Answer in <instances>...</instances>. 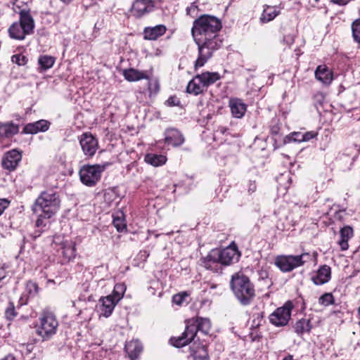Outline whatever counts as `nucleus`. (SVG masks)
<instances>
[{"mask_svg":"<svg viewBox=\"0 0 360 360\" xmlns=\"http://www.w3.org/2000/svg\"><path fill=\"white\" fill-rule=\"evenodd\" d=\"M201 265L205 269L218 272L221 270V260L219 255V249H212L206 257L200 259Z\"/></svg>","mask_w":360,"mask_h":360,"instance_id":"nucleus-13","label":"nucleus"},{"mask_svg":"<svg viewBox=\"0 0 360 360\" xmlns=\"http://www.w3.org/2000/svg\"><path fill=\"white\" fill-rule=\"evenodd\" d=\"M186 297H187V294L186 292L176 294L173 296L172 301L176 304L181 305L185 300Z\"/></svg>","mask_w":360,"mask_h":360,"instance_id":"nucleus-44","label":"nucleus"},{"mask_svg":"<svg viewBox=\"0 0 360 360\" xmlns=\"http://www.w3.org/2000/svg\"><path fill=\"white\" fill-rule=\"evenodd\" d=\"M198 75L202 79V84H204L205 89L220 79V75L218 72H205Z\"/></svg>","mask_w":360,"mask_h":360,"instance_id":"nucleus-33","label":"nucleus"},{"mask_svg":"<svg viewBox=\"0 0 360 360\" xmlns=\"http://www.w3.org/2000/svg\"><path fill=\"white\" fill-rule=\"evenodd\" d=\"M282 360H297V359H295L292 355L288 354L285 356H284Z\"/></svg>","mask_w":360,"mask_h":360,"instance_id":"nucleus-55","label":"nucleus"},{"mask_svg":"<svg viewBox=\"0 0 360 360\" xmlns=\"http://www.w3.org/2000/svg\"><path fill=\"white\" fill-rule=\"evenodd\" d=\"M319 0H315L316 2H318Z\"/></svg>","mask_w":360,"mask_h":360,"instance_id":"nucleus-60","label":"nucleus"},{"mask_svg":"<svg viewBox=\"0 0 360 360\" xmlns=\"http://www.w3.org/2000/svg\"><path fill=\"white\" fill-rule=\"evenodd\" d=\"M62 1H63L64 3H69L70 1H72V0H61Z\"/></svg>","mask_w":360,"mask_h":360,"instance_id":"nucleus-57","label":"nucleus"},{"mask_svg":"<svg viewBox=\"0 0 360 360\" xmlns=\"http://www.w3.org/2000/svg\"><path fill=\"white\" fill-rule=\"evenodd\" d=\"M219 255L221 265L228 266L238 261L240 253L237 246L232 244L223 250L219 249Z\"/></svg>","mask_w":360,"mask_h":360,"instance_id":"nucleus-12","label":"nucleus"},{"mask_svg":"<svg viewBox=\"0 0 360 360\" xmlns=\"http://www.w3.org/2000/svg\"><path fill=\"white\" fill-rule=\"evenodd\" d=\"M123 76L129 82L139 81L142 79H148V76L143 72L134 68L123 70Z\"/></svg>","mask_w":360,"mask_h":360,"instance_id":"nucleus-29","label":"nucleus"},{"mask_svg":"<svg viewBox=\"0 0 360 360\" xmlns=\"http://www.w3.org/2000/svg\"><path fill=\"white\" fill-rule=\"evenodd\" d=\"M108 165V163H105L82 166L79 172L81 182L89 187L94 186L100 181L102 172Z\"/></svg>","mask_w":360,"mask_h":360,"instance_id":"nucleus-8","label":"nucleus"},{"mask_svg":"<svg viewBox=\"0 0 360 360\" xmlns=\"http://www.w3.org/2000/svg\"><path fill=\"white\" fill-rule=\"evenodd\" d=\"M10 201L6 198L0 199V216L4 213V210L9 206Z\"/></svg>","mask_w":360,"mask_h":360,"instance_id":"nucleus-48","label":"nucleus"},{"mask_svg":"<svg viewBox=\"0 0 360 360\" xmlns=\"http://www.w3.org/2000/svg\"><path fill=\"white\" fill-rule=\"evenodd\" d=\"M6 276V271L5 269L0 268V281H2Z\"/></svg>","mask_w":360,"mask_h":360,"instance_id":"nucleus-53","label":"nucleus"},{"mask_svg":"<svg viewBox=\"0 0 360 360\" xmlns=\"http://www.w3.org/2000/svg\"><path fill=\"white\" fill-rule=\"evenodd\" d=\"M124 349L131 360H134L142 352L143 347L138 340H133L127 342Z\"/></svg>","mask_w":360,"mask_h":360,"instance_id":"nucleus-26","label":"nucleus"},{"mask_svg":"<svg viewBox=\"0 0 360 360\" xmlns=\"http://www.w3.org/2000/svg\"><path fill=\"white\" fill-rule=\"evenodd\" d=\"M20 126L13 121L0 122V139H9L19 132Z\"/></svg>","mask_w":360,"mask_h":360,"instance_id":"nucleus-20","label":"nucleus"},{"mask_svg":"<svg viewBox=\"0 0 360 360\" xmlns=\"http://www.w3.org/2000/svg\"><path fill=\"white\" fill-rule=\"evenodd\" d=\"M38 214V218L36 221V226L38 228L45 227L46 223L44 222V219L46 217H43V213L39 212Z\"/></svg>","mask_w":360,"mask_h":360,"instance_id":"nucleus-47","label":"nucleus"},{"mask_svg":"<svg viewBox=\"0 0 360 360\" xmlns=\"http://www.w3.org/2000/svg\"><path fill=\"white\" fill-rule=\"evenodd\" d=\"M166 31L167 28L163 25L145 27L143 32V39L146 40H156L164 35Z\"/></svg>","mask_w":360,"mask_h":360,"instance_id":"nucleus-22","label":"nucleus"},{"mask_svg":"<svg viewBox=\"0 0 360 360\" xmlns=\"http://www.w3.org/2000/svg\"><path fill=\"white\" fill-rule=\"evenodd\" d=\"M311 260V255L308 252H303L299 255H278L276 257L274 264L282 272L286 273L303 266Z\"/></svg>","mask_w":360,"mask_h":360,"instance_id":"nucleus-7","label":"nucleus"},{"mask_svg":"<svg viewBox=\"0 0 360 360\" xmlns=\"http://www.w3.org/2000/svg\"><path fill=\"white\" fill-rule=\"evenodd\" d=\"M195 42L198 49V57L194 65L195 69L197 70L202 67L212 57L213 53L222 46L223 39L220 35L217 34L206 37L200 42Z\"/></svg>","mask_w":360,"mask_h":360,"instance_id":"nucleus-5","label":"nucleus"},{"mask_svg":"<svg viewBox=\"0 0 360 360\" xmlns=\"http://www.w3.org/2000/svg\"><path fill=\"white\" fill-rule=\"evenodd\" d=\"M22 159V153L17 149L7 152L2 159V166L4 169L13 171L16 169Z\"/></svg>","mask_w":360,"mask_h":360,"instance_id":"nucleus-14","label":"nucleus"},{"mask_svg":"<svg viewBox=\"0 0 360 360\" xmlns=\"http://www.w3.org/2000/svg\"><path fill=\"white\" fill-rule=\"evenodd\" d=\"M231 288L236 297L243 305H248L255 296V288L249 278L242 272L232 275Z\"/></svg>","mask_w":360,"mask_h":360,"instance_id":"nucleus-3","label":"nucleus"},{"mask_svg":"<svg viewBox=\"0 0 360 360\" xmlns=\"http://www.w3.org/2000/svg\"><path fill=\"white\" fill-rule=\"evenodd\" d=\"M231 115L233 117L240 119L247 110V105L243 101L238 98H231L229 101Z\"/></svg>","mask_w":360,"mask_h":360,"instance_id":"nucleus-18","label":"nucleus"},{"mask_svg":"<svg viewBox=\"0 0 360 360\" xmlns=\"http://www.w3.org/2000/svg\"><path fill=\"white\" fill-rule=\"evenodd\" d=\"M1 360H18L13 355L8 354Z\"/></svg>","mask_w":360,"mask_h":360,"instance_id":"nucleus-54","label":"nucleus"},{"mask_svg":"<svg viewBox=\"0 0 360 360\" xmlns=\"http://www.w3.org/2000/svg\"><path fill=\"white\" fill-rule=\"evenodd\" d=\"M117 302H118L115 301V300L113 298V296L110 295L101 297L99 300L98 306L101 314L106 318L110 316Z\"/></svg>","mask_w":360,"mask_h":360,"instance_id":"nucleus-16","label":"nucleus"},{"mask_svg":"<svg viewBox=\"0 0 360 360\" xmlns=\"http://www.w3.org/2000/svg\"><path fill=\"white\" fill-rule=\"evenodd\" d=\"M193 344L190 346V356L193 360H209V354L207 347L205 345L193 340Z\"/></svg>","mask_w":360,"mask_h":360,"instance_id":"nucleus-17","label":"nucleus"},{"mask_svg":"<svg viewBox=\"0 0 360 360\" xmlns=\"http://www.w3.org/2000/svg\"><path fill=\"white\" fill-rule=\"evenodd\" d=\"M331 1L340 6H345L347 4L350 0H331Z\"/></svg>","mask_w":360,"mask_h":360,"instance_id":"nucleus-52","label":"nucleus"},{"mask_svg":"<svg viewBox=\"0 0 360 360\" xmlns=\"http://www.w3.org/2000/svg\"><path fill=\"white\" fill-rule=\"evenodd\" d=\"M50 122L46 120H40L34 122L27 124L22 133L27 134H35L39 132L46 131L50 127Z\"/></svg>","mask_w":360,"mask_h":360,"instance_id":"nucleus-15","label":"nucleus"},{"mask_svg":"<svg viewBox=\"0 0 360 360\" xmlns=\"http://www.w3.org/2000/svg\"><path fill=\"white\" fill-rule=\"evenodd\" d=\"M38 63L41 70H46L53 67L55 58L47 55L41 56L38 59Z\"/></svg>","mask_w":360,"mask_h":360,"instance_id":"nucleus-35","label":"nucleus"},{"mask_svg":"<svg viewBox=\"0 0 360 360\" xmlns=\"http://www.w3.org/2000/svg\"><path fill=\"white\" fill-rule=\"evenodd\" d=\"M257 189L255 181H250L248 185V191L249 193H254Z\"/></svg>","mask_w":360,"mask_h":360,"instance_id":"nucleus-50","label":"nucleus"},{"mask_svg":"<svg viewBox=\"0 0 360 360\" xmlns=\"http://www.w3.org/2000/svg\"><path fill=\"white\" fill-rule=\"evenodd\" d=\"M205 90H206V89L198 75L193 78L186 86V92L195 96L202 94Z\"/></svg>","mask_w":360,"mask_h":360,"instance_id":"nucleus-25","label":"nucleus"},{"mask_svg":"<svg viewBox=\"0 0 360 360\" xmlns=\"http://www.w3.org/2000/svg\"><path fill=\"white\" fill-rule=\"evenodd\" d=\"M294 37L292 34L285 35L283 39V41L288 46H291L294 43Z\"/></svg>","mask_w":360,"mask_h":360,"instance_id":"nucleus-49","label":"nucleus"},{"mask_svg":"<svg viewBox=\"0 0 360 360\" xmlns=\"http://www.w3.org/2000/svg\"><path fill=\"white\" fill-rule=\"evenodd\" d=\"M145 161L153 166L158 167L166 162L167 158L162 155L148 154L145 157Z\"/></svg>","mask_w":360,"mask_h":360,"instance_id":"nucleus-34","label":"nucleus"},{"mask_svg":"<svg viewBox=\"0 0 360 360\" xmlns=\"http://www.w3.org/2000/svg\"><path fill=\"white\" fill-rule=\"evenodd\" d=\"M331 269L328 265L321 266L317 271L316 275L312 277L315 285H323L330 279Z\"/></svg>","mask_w":360,"mask_h":360,"instance_id":"nucleus-24","label":"nucleus"},{"mask_svg":"<svg viewBox=\"0 0 360 360\" xmlns=\"http://www.w3.org/2000/svg\"><path fill=\"white\" fill-rule=\"evenodd\" d=\"M148 90L150 92V94H157L160 90V84L158 80H150L148 82Z\"/></svg>","mask_w":360,"mask_h":360,"instance_id":"nucleus-43","label":"nucleus"},{"mask_svg":"<svg viewBox=\"0 0 360 360\" xmlns=\"http://www.w3.org/2000/svg\"><path fill=\"white\" fill-rule=\"evenodd\" d=\"M280 11L275 6H264L263 12L260 17V21L262 23H266L273 20Z\"/></svg>","mask_w":360,"mask_h":360,"instance_id":"nucleus-28","label":"nucleus"},{"mask_svg":"<svg viewBox=\"0 0 360 360\" xmlns=\"http://www.w3.org/2000/svg\"><path fill=\"white\" fill-rule=\"evenodd\" d=\"M312 326L309 319H302L297 321L295 326V332L297 335H302L305 333H309L311 330Z\"/></svg>","mask_w":360,"mask_h":360,"instance_id":"nucleus-30","label":"nucleus"},{"mask_svg":"<svg viewBox=\"0 0 360 360\" xmlns=\"http://www.w3.org/2000/svg\"><path fill=\"white\" fill-rule=\"evenodd\" d=\"M153 4L150 0H136L132 6V11L136 17H141L153 9Z\"/></svg>","mask_w":360,"mask_h":360,"instance_id":"nucleus-21","label":"nucleus"},{"mask_svg":"<svg viewBox=\"0 0 360 360\" xmlns=\"http://www.w3.org/2000/svg\"><path fill=\"white\" fill-rule=\"evenodd\" d=\"M26 290L31 295H35L38 292V285L35 282L29 281L26 284Z\"/></svg>","mask_w":360,"mask_h":360,"instance_id":"nucleus-42","label":"nucleus"},{"mask_svg":"<svg viewBox=\"0 0 360 360\" xmlns=\"http://www.w3.org/2000/svg\"><path fill=\"white\" fill-rule=\"evenodd\" d=\"M112 224L117 231L122 232L127 229V224L123 212L120 210L112 214Z\"/></svg>","mask_w":360,"mask_h":360,"instance_id":"nucleus-31","label":"nucleus"},{"mask_svg":"<svg viewBox=\"0 0 360 360\" xmlns=\"http://www.w3.org/2000/svg\"><path fill=\"white\" fill-rule=\"evenodd\" d=\"M63 255L68 261L76 256L75 244L72 241H65L62 244Z\"/></svg>","mask_w":360,"mask_h":360,"instance_id":"nucleus-32","label":"nucleus"},{"mask_svg":"<svg viewBox=\"0 0 360 360\" xmlns=\"http://www.w3.org/2000/svg\"><path fill=\"white\" fill-rule=\"evenodd\" d=\"M315 77L325 85H329L333 79V72L326 65H319L315 71Z\"/></svg>","mask_w":360,"mask_h":360,"instance_id":"nucleus-23","label":"nucleus"},{"mask_svg":"<svg viewBox=\"0 0 360 360\" xmlns=\"http://www.w3.org/2000/svg\"><path fill=\"white\" fill-rule=\"evenodd\" d=\"M58 326V322L54 314L51 311H44L39 319L37 333L44 340H49L56 334Z\"/></svg>","mask_w":360,"mask_h":360,"instance_id":"nucleus-9","label":"nucleus"},{"mask_svg":"<svg viewBox=\"0 0 360 360\" xmlns=\"http://www.w3.org/2000/svg\"><path fill=\"white\" fill-rule=\"evenodd\" d=\"M340 214H341V211L337 212L335 213L336 217L340 218Z\"/></svg>","mask_w":360,"mask_h":360,"instance_id":"nucleus-56","label":"nucleus"},{"mask_svg":"<svg viewBox=\"0 0 360 360\" xmlns=\"http://www.w3.org/2000/svg\"><path fill=\"white\" fill-rule=\"evenodd\" d=\"M79 141L84 155L92 158L98 148V139L92 134L86 132L79 137Z\"/></svg>","mask_w":360,"mask_h":360,"instance_id":"nucleus-11","label":"nucleus"},{"mask_svg":"<svg viewBox=\"0 0 360 360\" xmlns=\"http://www.w3.org/2000/svg\"><path fill=\"white\" fill-rule=\"evenodd\" d=\"M294 308L292 301H287L283 306L277 308L270 316V322L276 326H286L291 317V312Z\"/></svg>","mask_w":360,"mask_h":360,"instance_id":"nucleus-10","label":"nucleus"},{"mask_svg":"<svg viewBox=\"0 0 360 360\" xmlns=\"http://www.w3.org/2000/svg\"><path fill=\"white\" fill-rule=\"evenodd\" d=\"M165 143L174 147H178L184 142L183 134L177 129L172 128L165 131Z\"/></svg>","mask_w":360,"mask_h":360,"instance_id":"nucleus-19","label":"nucleus"},{"mask_svg":"<svg viewBox=\"0 0 360 360\" xmlns=\"http://www.w3.org/2000/svg\"><path fill=\"white\" fill-rule=\"evenodd\" d=\"M60 199L53 190L42 191L35 200L32 210L34 214L43 213V217L51 218L59 210Z\"/></svg>","mask_w":360,"mask_h":360,"instance_id":"nucleus-2","label":"nucleus"},{"mask_svg":"<svg viewBox=\"0 0 360 360\" xmlns=\"http://www.w3.org/2000/svg\"><path fill=\"white\" fill-rule=\"evenodd\" d=\"M221 28V21L214 16L202 15L196 19L191 29L195 41H202L206 37L218 34Z\"/></svg>","mask_w":360,"mask_h":360,"instance_id":"nucleus-4","label":"nucleus"},{"mask_svg":"<svg viewBox=\"0 0 360 360\" xmlns=\"http://www.w3.org/2000/svg\"><path fill=\"white\" fill-rule=\"evenodd\" d=\"M303 133L300 131H294L286 136L284 139V143L294 142H303Z\"/></svg>","mask_w":360,"mask_h":360,"instance_id":"nucleus-37","label":"nucleus"},{"mask_svg":"<svg viewBox=\"0 0 360 360\" xmlns=\"http://www.w3.org/2000/svg\"><path fill=\"white\" fill-rule=\"evenodd\" d=\"M352 30L354 40L360 44V18L353 22Z\"/></svg>","mask_w":360,"mask_h":360,"instance_id":"nucleus-39","label":"nucleus"},{"mask_svg":"<svg viewBox=\"0 0 360 360\" xmlns=\"http://www.w3.org/2000/svg\"><path fill=\"white\" fill-rule=\"evenodd\" d=\"M317 133L313 131L303 133V142L309 141L317 136Z\"/></svg>","mask_w":360,"mask_h":360,"instance_id":"nucleus-46","label":"nucleus"},{"mask_svg":"<svg viewBox=\"0 0 360 360\" xmlns=\"http://www.w3.org/2000/svg\"><path fill=\"white\" fill-rule=\"evenodd\" d=\"M270 131L271 134L277 135L279 133L280 127L277 124L273 125L271 127Z\"/></svg>","mask_w":360,"mask_h":360,"instance_id":"nucleus-51","label":"nucleus"},{"mask_svg":"<svg viewBox=\"0 0 360 360\" xmlns=\"http://www.w3.org/2000/svg\"><path fill=\"white\" fill-rule=\"evenodd\" d=\"M165 104L169 107L178 106L180 104V101L176 96H172L165 101Z\"/></svg>","mask_w":360,"mask_h":360,"instance_id":"nucleus-45","label":"nucleus"},{"mask_svg":"<svg viewBox=\"0 0 360 360\" xmlns=\"http://www.w3.org/2000/svg\"><path fill=\"white\" fill-rule=\"evenodd\" d=\"M110 195V193H106V194H105V198H107V196H108V195Z\"/></svg>","mask_w":360,"mask_h":360,"instance_id":"nucleus-58","label":"nucleus"},{"mask_svg":"<svg viewBox=\"0 0 360 360\" xmlns=\"http://www.w3.org/2000/svg\"><path fill=\"white\" fill-rule=\"evenodd\" d=\"M126 289L127 287L124 283H117L114 286L112 294L111 295L113 296L115 301L119 302L123 297Z\"/></svg>","mask_w":360,"mask_h":360,"instance_id":"nucleus-36","label":"nucleus"},{"mask_svg":"<svg viewBox=\"0 0 360 360\" xmlns=\"http://www.w3.org/2000/svg\"><path fill=\"white\" fill-rule=\"evenodd\" d=\"M340 240L339 245L342 250H346L349 248L348 240L353 236V229L349 226H345L340 231Z\"/></svg>","mask_w":360,"mask_h":360,"instance_id":"nucleus-27","label":"nucleus"},{"mask_svg":"<svg viewBox=\"0 0 360 360\" xmlns=\"http://www.w3.org/2000/svg\"><path fill=\"white\" fill-rule=\"evenodd\" d=\"M5 316L6 319L9 320L13 319L17 316L15 306L13 302H8V306L5 310Z\"/></svg>","mask_w":360,"mask_h":360,"instance_id":"nucleus-40","label":"nucleus"},{"mask_svg":"<svg viewBox=\"0 0 360 360\" xmlns=\"http://www.w3.org/2000/svg\"><path fill=\"white\" fill-rule=\"evenodd\" d=\"M334 302V297L330 292L324 293L319 299V303L325 307L333 304Z\"/></svg>","mask_w":360,"mask_h":360,"instance_id":"nucleus-38","label":"nucleus"},{"mask_svg":"<svg viewBox=\"0 0 360 360\" xmlns=\"http://www.w3.org/2000/svg\"><path fill=\"white\" fill-rule=\"evenodd\" d=\"M172 233H173V232L172 231V232H169V233H167V235H171V234H172Z\"/></svg>","mask_w":360,"mask_h":360,"instance_id":"nucleus-59","label":"nucleus"},{"mask_svg":"<svg viewBox=\"0 0 360 360\" xmlns=\"http://www.w3.org/2000/svg\"><path fill=\"white\" fill-rule=\"evenodd\" d=\"M19 22L12 23L8 32L11 39L23 40L26 35L33 33L34 21L29 11L22 10L19 13Z\"/></svg>","mask_w":360,"mask_h":360,"instance_id":"nucleus-6","label":"nucleus"},{"mask_svg":"<svg viewBox=\"0 0 360 360\" xmlns=\"http://www.w3.org/2000/svg\"><path fill=\"white\" fill-rule=\"evenodd\" d=\"M211 323L210 319L198 318L195 321H189L184 333L177 338H170L171 344L176 347H182L195 340L197 333L200 331L207 335L210 330Z\"/></svg>","mask_w":360,"mask_h":360,"instance_id":"nucleus-1","label":"nucleus"},{"mask_svg":"<svg viewBox=\"0 0 360 360\" xmlns=\"http://www.w3.org/2000/svg\"><path fill=\"white\" fill-rule=\"evenodd\" d=\"M27 58L26 56L21 54L13 55L11 57V61L13 63H16L18 65H24L27 63Z\"/></svg>","mask_w":360,"mask_h":360,"instance_id":"nucleus-41","label":"nucleus"}]
</instances>
